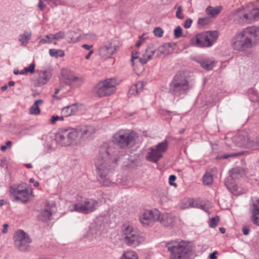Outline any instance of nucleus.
I'll return each instance as SVG.
<instances>
[{
	"instance_id": "48",
	"label": "nucleus",
	"mask_w": 259,
	"mask_h": 259,
	"mask_svg": "<svg viewBox=\"0 0 259 259\" xmlns=\"http://www.w3.org/2000/svg\"><path fill=\"white\" fill-rule=\"evenodd\" d=\"M29 182L30 183H33V186L35 187H37L39 185V183L38 181H35L34 178H30Z\"/></svg>"
},
{
	"instance_id": "6",
	"label": "nucleus",
	"mask_w": 259,
	"mask_h": 259,
	"mask_svg": "<svg viewBox=\"0 0 259 259\" xmlns=\"http://www.w3.org/2000/svg\"><path fill=\"white\" fill-rule=\"evenodd\" d=\"M9 192L13 201L23 203H26L34 196L33 189L25 183L13 184L10 187Z\"/></svg>"
},
{
	"instance_id": "9",
	"label": "nucleus",
	"mask_w": 259,
	"mask_h": 259,
	"mask_svg": "<svg viewBox=\"0 0 259 259\" xmlns=\"http://www.w3.org/2000/svg\"><path fill=\"white\" fill-rule=\"evenodd\" d=\"M118 83L115 78H108L99 82L95 87V94L100 97L110 96L116 92Z\"/></svg>"
},
{
	"instance_id": "10",
	"label": "nucleus",
	"mask_w": 259,
	"mask_h": 259,
	"mask_svg": "<svg viewBox=\"0 0 259 259\" xmlns=\"http://www.w3.org/2000/svg\"><path fill=\"white\" fill-rule=\"evenodd\" d=\"M137 138L136 133L127 130H120L113 135L112 141L114 144L128 146L135 144Z\"/></svg>"
},
{
	"instance_id": "54",
	"label": "nucleus",
	"mask_w": 259,
	"mask_h": 259,
	"mask_svg": "<svg viewBox=\"0 0 259 259\" xmlns=\"http://www.w3.org/2000/svg\"><path fill=\"white\" fill-rule=\"evenodd\" d=\"M217 253V251H213L212 253H211L209 255V258L210 259H216L217 258V256H216Z\"/></svg>"
},
{
	"instance_id": "28",
	"label": "nucleus",
	"mask_w": 259,
	"mask_h": 259,
	"mask_svg": "<svg viewBox=\"0 0 259 259\" xmlns=\"http://www.w3.org/2000/svg\"><path fill=\"white\" fill-rule=\"evenodd\" d=\"M197 62L200 63L201 67L205 70H211L215 65V62L213 60L205 59L198 60Z\"/></svg>"
},
{
	"instance_id": "13",
	"label": "nucleus",
	"mask_w": 259,
	"mask_h": 259,
	"mask_svg": "<svg viewBox=\"0 0 259 259\" xmlns=\"http://www.w3.org/2000/svg\"><path fill=\"white\" fill-rule=\"evenodd\" d=\"M159 215V211L156 209L153 210L146 209L139 215L140 223L144 227L152 226L157 221Z\"/></svg>"
},
{
	"instance_id": "4",
	"label": "nucleus",
	"mask_w": 259,
	"mask_h": 259,
	"mask_svg": "<svg viewBox=\"0 0 259 259\" xmlns=\"http://www.w3.org/2000/svg\"><path fill=\"white\" fill-rule=\"evenodd\" d=\"M165 247L169 252V259H191L193 246L188 242L170 241Z\"/></svg>"
},
{
	"instance_id": "41",
	"label": "nucleus",
	"mask_w": 259,
	"mask_h": 259,
	"mask_svg": "<svg viewBox=\"0 0 259 259\" xmlns=\"http://www.w3.org/2000/svg\"><path fill=\"white\" fill-rule=\"evenodd\" d=\"M163 30L159 27H156L153 30V33L156 37H161L163 35Z\"/></svg>"
},
{
	"instance_id": "14",
	"label": "nucleus",
	"mask_w": 259,
	"mask_h": 259,
	"mask_svg": "<svg viewBox=\"0 0 259 259\" xmlns=\"http://www.w3.org/2000/svg\"><path fill=\"white\" fill-rule=\"evenodd\" d=\"M156 53V50L153 49L151 46H148L145 50V53L143 54L142 57H139V52H136L132 54L131 62L134 66L135 63H139L143 66L148 61L152 59Z\"/></svg>"
},
{
	"instance_id": "49",
	"label": "nucleus",
	"mask_w": 259,
	"mask_h": 259,
	"mask_svg": "<svg viewBox=\"0 0 259 259\" xmlns=\"http://www.w3.org/2000/svg\"><path fill=\"white\" fill-rule=\"evenodd\" d=\"M38 7V9L42 11L44 10L45 8L46 7V5L45 4H44L42 0H39Z\"/></svg>"
},
{
	"instance_id": "3",
	"label": "nucleus",
	"mask_w": 259,
	"mask_h": 259,
	"mask_svg": "<svg viewBox=\"0 0 259 259\" xmlns=\"http://www.w3.org/2000/svg\"><path fill=\"white\" fill-rule=\"evenodd\" d=\"M95 166L98 174V181L105 186H110L114 183L110 180L109 173L112 169L108 149L102 147L95 160Z\"/></svg>"
},
{
	"instance_id": "59",
	"label": "nucleus",
	"mask_w": 259,
	"mask_h": 259,
	"mask_svg": "<svg viewBox=\"0 0 259 259\" xmlns=\"http://www.w3.org/2000/svg\"><path fill=\"white\" fill-rule=\"evenodd\" d=\"M15 82L14 81H10L8 82V85L10 87H13L15 85Z\"/></svg>"
},
{
	"instance_id": "21",
	"label": "nucleus",
	"mask_w": 259,
	"mask_h": 259,
	"mask_svg": "<svg viewBox=\"0 0 259 259\" xmlns=\"http://www.w3.org/2000/svg\"><path fill=\"white\" fill-rule=\"evenodd\" d=\"M179 206L182 209L189 208L190 207H199L200 206L202 207L201 205L198 203L196 200L190 198H185L183 199L179 204Z\"/></svg>"
},
{
	"instance_id": "1",
	"label": "nucleus",
	"mask_w": 259,
	"mask_h": 259,
	"mask_svg": "<svg viewBox=\"0 0 259 259\" xmlns=\"http://www.w3.org/2000/svg\"><path fill=\"white\" fill-rule=\"evenodd\" d=\"M259 42V26H251L237 32L231 40L234 50L244 52Z\"/></svg>"
},
{
	"instance_id": "58",
	"label": "nucleus",
	"mask_w": 259,
	"mask_h": 259,
	"mask_svg": "<svg viewBox=\"0 0 259 259\" xmlns=\"http://www.w3.org/2000/svg\"><path fill=\"white\" fill-rule=\"evenodd\" d=\"M143 43V41L142 40H139L138 41H137V42L136 43V46L137 47H139Z\"/></svg>"
},
{
	"instance_id": "46",
	"label": "nucleus",
	"mask_w": 259,
	"mask_h": 259,
	"mask_svg": "<svg viewBox=\"0 0 259 259\" xmlns=\"http://www.w3.org/2000/svg\"><path fill=\"white\" fill-rule=\"evenodd\" d=\"M176 177L175 175H170L169 177V183L171 186H176L177 184L174 182L176 180Z\"/></svg>"
},
{
	"instance_id": "42",
	"label": "nucleus",
	"mask_w": 259,
	"mask_h": 259,
	"mask_svg": "<svg viewBox=\"0 0 259 259\" xmlns=\"http://www.w3.org/2000/svg\"><path fill=\"white\" fill-rule=\"evenodd\" d=\"M35 65L34 63H31L28 67L24 68L25 73H30L33 74L34 72Z\"/></svg>"
},
{
	"instance_id": "2",
	"label": "nucleus",
	"mask_w": 259,
	"mask_h": 259,
	"mask_svg": "<svg viewBox=\"0 0 259 259\" xmlns=\"http://www.w3.org/2000/svg\"><path fill=\"white\" fill-rule=\"evenodd\" d=\"M230 17L237 24L246 25L254 23L259 20V2L242 6L234 10Z\"/></svg>"
},
{
	"instance_id": "55",
	"label": "nucleus",
	"mask_w": 259,
	"mask_h": 259,
	"mask_svg": "<svg viewBox=\"0 0 259 259\" xmlns=\"http://www.w3.org/2000/svg\"><path fill=\"white\" fill-rule=\"evenodd\" d=\"M93 53V50H90V51H89V52L88 54V55H87L85 56V59H90V57H91V56L92 55V54Z\"/></svg>"
},
{
	"instance_id": "19",
	"label": "nucleus",
	"mask_w": 259,
	"mask_h": 259,
	"mask_svg": "<svg viewBox=\"0 0 259 259\" xmlns=\"http://www.w3.org/2000/svg\"><path fill=\"white\" fill-rule=\"evenodd\" d=\"M38 76L36 79L37 86L40 87L48 83L52 77V72L50 70L37 71Z\"/></svg>"
},
{
	"instance_id": "53",
	"label": "nucleus",
	"mask_w": 259,
	"mask_h": 259,
	"mask_svg": "<svg viewBox=\"0 0 259 259\" xmlns=\"http://www.w3.org/2000/svg\"><path fill=\"white\" fill-rule=\"evenodd\" d=\"M206 21V18H199L198 19V24L201 25H204Z\"/></svg>"
},
{
	"instance_id": "57",
	"label": "nucleus",
	"mask_w": 259,
	"mask_h": 259,
	"mask_svg": "<svg viewBox=\"0 0 259 259\" xmlns=\"http://www.w3.org/2000/svg\"><path fill=\"white\" fill-rule=\"evenodd\" d=\"M255 144H256L257 145L259 146V138H257L256 139V140L255 142H253L252 145H254Z\"/></svg>"
},
{
	"instance_id": "23",
	"label": "nucleus",
	"mask_w": 259,
	"mask_h": 259,
	"mask_svg": "<svg viewBox=\"0 0 259 259\" xmlns=\"http://www.w3.org/2000/svg\"><path fill=\"white\" fill-rule=\"evenodd\" d=\"M174 219V218L172 214L167 213L161 214L159 212V215L157 221H159L163 226H169L172 224Z\"/></svg>"
},
{
	"instance_id": "37",
	"label": "nucleus",
	"mask_w": 259,
	"mask_h": 259,
	"mask_svg": "<svg viewBox=\"0 0 259 259\" xmlns=\"http://www.w3.org/2000/svg\"><path fill=\"white\" fill-rule=\"evenodd\" d=\"M52 38V40L54 39L57 41H59L62 39H63L65 36V33L64 31H59L55 34H50Z\"/></svg>"
},
{
	"instance_id": "63",
	"label": "nucleus",
	"mask_w": 259,
	"mask_h": 259,
	"mask_svg": "<svg viewBox=\"0 0 259 259\" xmlns=\"http://www.w3.org/2000/svg\"><path fill=\"white\" fill-rule=\"evenodd\" d=\"M12 145V142L11 141H8L6 142V146H11Z\"/></svg>"
},
{
	"instance_id": "51",
	"label": "nucleus",
	"mask_w": 259,
	"mask_h": 259,
	"mask_svg": "<svg viewBox=\"0 0 259 259\" xmlns=\"http://www.w3.org/2000/svg\"><path fill=\"white\" fill-rule=\"evenodd\" d=\"M9 227V225L7 224H5L3 225V229H2V232L4 234H6L8 232V229Z\"/></svg>"
},
{
	"instance_id": "44",
	"label": "nucleus",
	"mask_w": 259,
	"mask_h": 259,
	"mask_svg": "<svg viewBox=\"0 0 259 259\" xmlns=\"http://www.w3.org/2000/svg\"><path fill=\"white\" fill-rule=\"evenodd\" d=\"M64 117H65V116H63V115H62V114H61V116L53 115L51 117V121H50L51 123L53 124H55L56 123V122L58 120L62 121L64 120Z\"/></svg>"
},
{
	"instance_id": "34",
	"label": "nucleus",
	"mask_w": 259,
	"mask_h": 259,
	"mask_svg": "<svg viewBox=\"0 0 259 259\" xmlns=\"http://www.w3.org/2000/svg\"><path fill=\"white\" fill-rule=\"evenodd\" d=\"M120 259H138V256L135 251L130 250L124 252Z\"/></svg>"
},
{
	"instance_id": "56",
	"label": "nucleus",
	"mask_w": 259,
	"mask_h": 259,
	"mask_svg": "<svg viewBox=\"0 0 259 259\" xmlns=\"http://www.w3.org/2000/svg\"><path fill=\"white\" fill-rule=\"evenodd\" d=\"M60 91V89H56L55 92V95H53V98H56V95L58 94Z\"/></svg>"
},
{
	"instance_id": "18",
	"label": "nucleus",
	"mask_w": 259,
	"mask_h": 259,
	"mask_svg": "<svg viewBox=\"0 0 259 259\" xmlns=\"http://www.w3.org/2000/svg\"><path fill=\"white\" fill-rule=\"evenodd\" d=\"M118 47L110 42L101 46L99 49V55L104 60L108 59L115 53Z\"/></svg>"
},
{
	"instance_id": "8",
	"label": "nucleus",
	"mask_w": 259,
	"mask_h": 259,
	"mask_svg": "<svg viewBox=\"0 0 259 259\" xmlns=\"http://www.w3.org/2000/svg\"><path fill=\"white\" fill-rule=\"evenodd\" d=\"M218 37L217 31H205L196 34L190 40V45L199 48L211 47Z\"/></svg>"
},
{
	"instance_id": "35",
	"label": "nucleus",
	"mask_w": 259,
	"mask_h": 259,
	"mask_svg": "<svg viewBox=\"0 0 259 259\" xmlns=\"http://www.w3.org/2000/svg\"><path fill=\"white\" fill-rule=\"evenodd\" d=\"M49 54L52 57H62L64 56V52L61 50L52 49L49 50Z\"/></svg>"
},
{
	"instance_id": "22",
	"label": "nucleus",
	"mask_w": 259,
	"mask_h": 259,
	"mask_svg": "<svg viewBox=\"0 0 259 259\" xmlns=\"http://www.w3.org/2000/svg\"><path fill=\"white\" fill-rule=\"evenodd\" d=\"M80 137L81 140H85L92 137L95 133V130L91 126H82L79 127Z\"/></svg>"
},
{
	"instance_id": "43",
	"label": "nucleus",
	"mask_w": 259,
	"mask_h": 259,
	"mask_svg": "<svg viewBox=\"0 0 259 259\" xmlns=\"http://www.w3.org/2000/svg\"><path fill=\"white\" fill-rule=\"evenodd\" d=\"M182 11L183 7L181 6H178L176 13V16L179 19H183L184 17L182 14Z\"/></svg>"
},
{
	"instance_id": "50",
	"label": "nucleus",
	"mask_w": 259,
	"mask_h": 259,
	"mask_svg": "<svg viewBox=\"0 0 259 259\" xmlns=\"http://www.w3.org/2000/svg\"><path fill=\"white\" fill-rule=\"evenodd\" d=\"M242 232H243V233L244 235H247L249 234V233L250 232V229L247 227H244L242 228Z\"/></svg>"
},
{
	"instance_id": "5",
	"label": "nucleus",
	"mask_w": 259,
	"mask_h": 259,
	"mask_svg": "<svg viewBox=\"0 0 259 259\" xmlns=\"http://www.w3.org/2000/svg\"><path fill=\"white\" fill-rule=\"evenodd\" d=\"M193 87L188 77L184 73L175 74L169 85V92L175 97L186 95Z\"/></svg>"
},
{
	"instance_id": "16",
	"label": "nucleus",
	"mask_w": 259,
	"mask_h": 259,
	"mask_svg": "<svg viewBox=\"0 0 259 259\" xmlns=\"http://www.w3.org/2000/svg\"><path fill=\"white\" fill-rule=\"evenodd\" d=\"M61 79L66 84L75 88L78 87L83 82V79L75 76L73 73L68 69H62Z\"/></svg>"
},
{
	"instance_id": "17",
	"label": "nucleus",
	"mask_w": 259,
	"mask_h": 259,
	"mask_svg": "<svg viewBox=\"0 0 259 259\" xmlns=\"http://www.w3.org/2000/svg\"><path fill=\"white\" fill-rule=\"evenodd\" d=\"M166 150V147L151 148L147 152L145 158L147 160L157 163L162 157V153Z\"/></svg>"
},
{
	"instance_id": "52",
	"label": "nucleus",
	"mask_w": 259,
	"mask_h": 259,
	"mask_svg": "<svg viewBox=\"0 0 259 259\" xmlns=\"http://www.w3.org/2000/svg\"><path fill=\"white\" fill-rule=\"evenodd\" d=\"M82 47L87 50H91V49L93 48V45H88L87 44H83Z\"/></svg>"
},
{
	"instance_id": "29",
	"label": "nucleus",
	"mask_w": 259,
	"mask_h": 259,
	"mask_svg": "<svg viewBox=\"0 0 259 259\" xmlns=\"http://www.w3.org/2000/svg\"><path fill=\"white\" fill-rule=\"evenodd\" d=\"M222 10V7L221 6L212 7L208 6L206 9V13L207 15H210L212 17L217 16Z\"/></svg>"
},
{
	"instance_id": "15",
	"label": "nucleus",
	"mask_w": 259,
	"mask_h": 259,
	"mask_svg": "<svg viewBox=\"0 0 259 259\" xmlns=\"http://www.w3.org/2000/svg\"><path fill=\"white\" fill-rule=\"evenodd\" d=\"M14 240L16 247L20 251L26 250L31 242L28 235L22 230L16 232Z\"/></svg>"
},
{
	"instance_id": "27",
	"label": "nucleus",
	"mask_w": 259,
	"mask_h": 259,
	"mask_svg": "<svg viewBox=\"0 0 259 259\" xmlns=\"http://www.w3.org/2000/svg\"><path fill=\"white\" fill-rule=\"evenodd\" d=\"M52 214V210H51V208L49 206H47L41 211L39 218L42 221H47L51 220Z\"/></svg>"
},
{
	"instance_id": "62",
	"label": "nucleus",
	"mask_w": 259,
	"mask_h": 259,
	"mask_svg": "<svg viewBox=\"0 0 259 259\" xmlns=\"http://www.w3.org/2000/svg\"><path fill=\"white\" fill-rule=\"evenodd\" d=\"M25 165L26 166L27 168H32V166L31 165V164L30 163H27V164H25Z\"/></svg>"
},
{
	"instance_id": "60",
	"label": "nucleus",
	"mask_w": 259,
	"mask_h": 259,
	"mask_svg": "<svg viewBox=\"0 0 259 259\" xmlns=\"http://www.w3.org/2000/svg\"><path fill=\"white\" fill-rule=\"evenodd\" d=\"M219 230L223 234L225 233V231H226L225 229L224 228H223V227L220 228H219Z\"/></svg>"
},
{
	"instance_id": "24",
	"label": "nucleus",
	"mask_w": 259,
	"mask_h": 259,
	"mask_svg": "<svg viewBox=\"0 0 259 259\" xmlns=\"http://www.w3.org/2000/svg\"><path fill=\"white\" fill-rule=\"evenodd\" d=\"M78 111L76 104H72L64 107L61 111V114L65 117H68L75 114Z\"/></svg>"
},
{
	"instance_id": "12",
	"label": "nucleus",
	"mask_w": 259,
	"mask_h": 259,
	"mask_svg": "<svg viewBox=\"0 0 259 259\" xmlns=\"http://www.w3.org/2000/svg\"><path fill=\"white\" fill-rule=\"evenodd\" d=\"M80 136L79 127L76 128H65L62 130V134L56 136V140L58 144H63L66 137L68 142L72 143L81 141Z\"/></svg>"
},
{
	"instance_id": "40",
	"label": "nucleus",
	"mask_w": 259,
	"mask_h": 259,
	"mask_svg": "<svg viewBox=\"0 0 259 259\" xmlns=\"http://www.w3.org/2000/svg\"><path fill=\"white\" fill-rule=\"evenodd\" d=\"M219 221V217L217 215L215 217L212 218L209 223V226L210 228H214L218 225Z\"/></svg>"
},
{
	"instance_id": "20",
	"label": "nucleus",
	"mask_w": 259,
	"mask_h": 259,
	"mask_svg": "<svg viewBox=\"0 0 259 259\" xmlns=\"http://www.w3.org/2000/svg\"><path fill=\"white\" fill-rule=\"evenodd\" d=\"M251 219L254 224L259 226V200H256L250 206Z\"/></svg>"
},
{
	"instance_id": "33",
	"label": "nucleus",
	"mask_w": 259,
	"mask_h": 259,
	"mask_svg": "<svg viewBox=\"0 0 259 259\" xmlns=\"http://www.w3.org/2000/svg\"><path fill=\"white\" fill-rule=\"evenodd\" d=\"M13 163V161L10 158L5 157L1 160L0 165L9 171L12 167Z\"/></svg>"
},
{
	"instance_id": "39",
	"label": "nucleus",
	"mask_w": 259,
	"mask_h": 259,
	"mask_svg": "<svg viewBox=\"0 0 259 259\" xmlns=\"http://www.w3.org/2000/svg\"><path fill=\"white\" fill-rule=\"evenodd\" d=\"M249 152L247 151H241V152L238 153H233L231 154H225L222 156V158L224 159L230 157H235L239 155H242L246 154H248Z\"/></svg>"
},
{
	"instance_id": "36",
	"label": "nucleus",
	"mask_w": 259,
	"mask_h": 259,
	"mask_svg": "<svg viewBox=\"0 0 259 259\" xmlns=\"http://www.w3.org/2000/svg\"><path fill=\"white\" fill-rule=\"evenodd\" d=\"M213 177L210 172H206L203 177V183L204 185H210L212 184Z\"/></svg>"
},
{
	"instance_id": "11",
	"label": "nucleus",
	"mask_w": 259,
	"mask_h": 259,
	"mask_svg": "<svg viewBox=\"0 0 259 259\" xmlns=\"http://www.w3.org/2000/svg\"><path fill=\"white\" fill-rule=\"evenodd\" d=\"M98 207V202L92 198H84L78 200L69 207L71 211H77L84 214L95 211Z\"/></svg>"
},
{
	"instance_id": "7",
	"label": "nucleus",
	"mask_w": 259,
	"mask_h": 259,
	"mask_svg": "<svg viewBox=\"0 0 259 259\" xmlns=\"http://www.w3.org/2000/svg\"><path fill=\"white\" fill-rule=\"evenodd\" d=\"M122 236L124 242L131 247H137L145 240L144 233L134 228L131 225H124L122 228Z\"/></svg>"
},
{
	"instance_id": "64",
	"label": "nucleus",
	"mask_w": 259,
	"mask_h": 259,
	"mask_svg": "<svg viewBox=\"0 0 259 259\" xmlns=\"http://www.w3.org/2000/svg\"><path fill=\"white\" fill-rule=\"evenodd\" d=\"M7 147H1V150L2 151H5L7 149Z\"/></svg>"
},
{
	"instance_id": "30",
	"label": "nucleus",
	"mask_w": 259,
	"mask_h": 259,
	"mask_svg": "<svg viewBox=\"0 0 259 259\" xmlns=\"http://www.w3.org/2000/svg\"><path fill=\"white\" fill-rule=\"evenodd\" d=\"M244 171L242 168L235 167L232 168L230 171V176L233 179H238L244 175Z\"/></svg>"
},
{
	"instance_id": "61",
	"label": "nucleus",
	"mask_w": 259,
	"mask_h": 259,
	"mask_svg": "<svg viewBox=\"0 0 259 259\" xmlns=\"http://www.w3.org/2000/svg\"><path fill=\"white\" fill-rule=\"evenodd\" d=\"M7 88H8V86L7 85H5L2 87L1 90L3 92H4V91H6Z\"/></svg>"
},
{
	"instance_id": "45",
	"label": "nucleus",
	"mask_w": 259,
	"mask_h": 259,
	"mask_svg": "<svg viewBox=\"0 0 259 259\" xmlns=\"http://www.w3.org/2000/svg\"><path fill=\"white\" fill-rule=\"evenodd\" d=\"M174 35L176 38H179L182 35V29L180 26L176 27L174 30Z\"/></svg>"
},
{
	"instance_id": "47",
	"label": "nucleus",
	"mask_w": 259,
	"mask_h": 259,
	"mask_svg": "<svg viewBox=\"0 0 259 259\" xmlns=\"http://www.w3.org/2000/svg\"><path fill=\"white\" fill-rule=\"evenodd\" d=\"M192 20L191 19H188L184 23V26L185 28H189L192 24Z\"/></svg>"
},
{
	"instance_id": "32",
	"label": "nucleus",
	"mask_w": 259,
	"mask_h": 259,
	"mask_svg": "<svg viewBox=\"0 0 259 259\" xmlns=\"http://www.w3.org/2000/svg\"><path fill=\"white\" fill-rule=\"evenodd\" d=\"M144 87L143 82H139L132 87L128 92L129 95L137 94L142 91Z\"/></svg>"
},
{
	"instance_id": "25",
	"label": "nucleus",
	"mask_w": 259,
	"mask_h": 259,
	"mask_svg": "<svg viewBox=\"0 0 259 259\" xmlns=\"http://www.w3.org/2000/svg\"><path fill=\"white\" fill-rule=\"evenodd\" d=\"M32 33L31 30H25L22 34L19 36L18 40L21 46H26L31 37Z\"/></svg>"
},
{
	"instance_id": "38",
	"label": "nucleus",
	"mask_w": 259,
	"mask_h": 259,
	"mask_svg": "<svg viewBox=\"0 0 259 259\" xmlns=\"http://www.w3.org/2000/svg\"><path fill=\"white\" fill-rule=\"evenodd\" d=\"M53 42V40L50 34L46 35L44 38H40L38 41L39 45L45 44H51Z\"/></svg>"
},
{
	"instance_id": "26",
	"label": "nucleus",
	"mask_w": 259,
	"mask_h": 259,
	"mask_svg": "<svg viewBox=\"0 0 259 259\" xmlns=\"http://www.w3.org/2000/svg\"><path fill=\"white\" fill-rule=\"evenodd\" d=\"M171 52V45L170 43H165L163 45L160 46L157 49L156 55L158 56L159 55V53L160 54L164 55L170 54Z\"/></svg>"
},
{
	"instance_id": "31",
	"label": "nucleus",
	"mask_w": 259,
	"mask_h": 259,
	"mask_svg": "<svg viewBox=\"0 0 259 259\" xmlns=\"http://www.w3.org/2000/svg\"><path fill=\"white\" fill-rule=\"evenodd\" d=\"M43 101L41 99L37 100L30 108L29 112L31 114L38 115L40 113V110L38 105L42 103Z\"/></svg>"
}]
</instances>
